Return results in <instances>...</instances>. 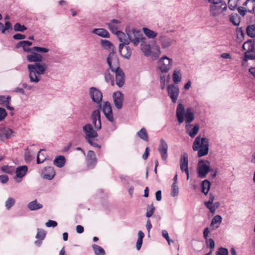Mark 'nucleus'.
Listing matches in <instances>:
<instances>
[{
  "mask_svg": "<svg viewBox=\"0 0 255 255\" xmlns=\"http://www.w3.org/2000/svg\"><path fill=\"white\" fill-rule=\"evenodd\" d=\"M31 52V54L26 56V60L35 63L27 65L28 78L31 83L36 84L41 80V76L47 71L48 65L42 62L43 56L40 54L34 51Z\"/></svg>",
  "mask_w": 255,
  "mask_h": 255,
  "instance_id": "f257e3e1",
  "label": "nucleus"
},
{
  "mask_svg": "<svg viewBox=\"0 0 255 255\" xmlns=\"http://www.w3.org/2000/svg\"><path fill=\"white\" fill-rule=\"evenodd\" d=\"M91 120L94 128L90 124H86L83 127L84 136L86 140L96 138L98 134L97 130L101 128V114L99 110H94L91 114Z\"/></svg>",
  "mask_w": 255,
  "mask_h": 255,
  "instance_id": "f03ea898",
  "label": "nucleus"
},
{
  "mask_svg": "<svg viewBox=\"0 0 255 255\" xmlns=\"http://www.w3.org/2000/svg\"><path fill=\"white\" fill-rule=\"evenodd\" d=\"M176 116L179 124H181L185 121L186 125L190 124L195 119L192 108H187L185 111V108L182 104L178 105Z\"/></svg>",
  "mask_w": 255,
  "mask_h": 255,
  "instance_id": "7ed1b4c3",
  "label": "nucleus"
},
{
  "mask_svg": "<svg viewBox=\"0 0 255 255\" xmlns=\"http://www.w3.org/2000/svg\"><path fill=\"white\" fill-rule=\"evenodd\" d=\"M209 147V139L207 137L197 136L193 143V150L198 151V156L200 157L208 154Z\"/></svg>",
  "mask_w": 255,
  "mask_h": 255,
  "instance_id": "20e7f679",
  "label": "nucleus"
},
{
  "mask_svg": "<svg viewBox=\"0 0 255 255\" xmlns=\"http://www.w3.org/2000/svg\"><path fill=\"white\" fill-rule=\"evenodd\" d=\"M211 4L210 5V15L214 17L222 14L227 9L226 2L223 0H208Z\"/></svg>",
  "mask_w": 255,
  "mask_h": 255,
  "instance_id": "39448f33",
  "label": "nucleus"
},
{
  "mask_svg": "<svg viewBox=\"0 0 255 255\" xmlns=\"http://www.w3.org/2000/svg\"><path fill=\"white\" fill-rule=\"evenodd\" d=\"M126 33L128 35L129 42H131L135 46H137L142 40H146L140 31L135 28H126Z\"/></svg>",
  "mask_w": 255,
  "mask_h": 255,
  "instance_id": "423d86ee",
  "label": "nucleus"
},
{
  "mask_svg": "<svg viewBox=\"0 0 255 255\" xmlns=\"http://www.w3.org/2000/svg\"><path fill=\"white\" fill-rule=\"evenodd\" d=\"M156 40L163 49L169 48L176 42L173 37L169 36L164 33H159Z\"/></svg>",
  "mask_w": 255,
  "mask_h": 255,
  "instance_id": "0eeeda50",
  "label": "nucleus"
},
{
  "mask_svg": "<svg viewBox=\"0 0 255 255\" xmlns=\"http://www.w3.org/2000/svg\"><path fill=\"white\" fill-rule=\"evenodd\" d=\"M173 60L167 56H163L157 61V68L162 73H167L172 68Z\"/></svg>",
  "mask_w": 255,
  "mask_h": 255,
  "instance_id": "6e6552de",
  "label": "nucleus"
},
{
  "mask_svg": "<svg viewBox=\"0 0 255 255\" xmlns=\"http://www.w3.org/2000/svg\"><path fill=\"white\" fill-rule=\"evenodd\" d=\"M210 164V163L208 160H200L199 161L197 167V173L198 177L204 178L206 177L207 174L212 171Z\"/></svg>",
  "mask_w": 255,
  "mask_h": 255,
  "instance_id": "1a4fd4ad",
  "label": "nucleus"
},
{
  "mask_svg": "<svg viewBox=\"0 0 255 255\" xmlns=\"http://www.w3.org/2000/svg\"><path fill=\"white\" fill-rule=\"evenodd\" d=\"M107 62L112 72L121 69L118 57L114 51L110 52L107 58Z\"/></svg>",
  "mask_w": 255,
  "mask_h": 255,
  "instance_id": "9d476101",
  "label": "nucleus"
},
{
  "mask_svg": "<svg viewBox=\"0 0 255 255\" xmlns=\"http://www.w3.org/2000/svg\"><path fill=\"white\" fill-rule=\"evenodd\" d=\"M89 96L92 101L101 107L103 99V94L101 91L95 87H92L89 90Z\"/></svg>",
  "mask_w": 255,
  "mask_h": 255,
  "instance_id": "9b49d317",
  "label": "nucleus"
},
{
  "mask_svg": "<svg viewBox=\"0 0 255 255\" xmlns=\"http://www.w3.org/2000/svg\"><path fill=\"white\" fill-rule=\"evenodd\" d=\"M102 109V112L106 119L110 122L113 123L115 122V119L113 114L112 106L109 102L106 101L104 102L103 105H101L99 107Z\"/></svg>",
  "mask_w": 255,
  "mask_h": 255,
  "instance_id": "f8f14e48",
  "label": "nucleus"
},
{
  "mask_svg": "<svg viewBox=\"0 0 255 255\" xmlns=\"http://www.w3.org/2000/svg\"><path fill=\"white\" fill-rule=\"evenodd\" d=\"M14 131L7 127H3L0 128V141L5 142L14 136Z\"/></svg>",
  "mask_w": 255,
  "mask_h": 255,
  "instance_id": "ddd939ff",
  "label": "nucleus"
},
{
  "mask_svg": "<svg viewBox=\"0 0 255 255\" xmlns=\"http://www.w3.org/2000/svg\"><path fill=\"white\" fill-rule=\"evenodd\" d=\"M167 90L168 96L171 99L172 102L176 103L179 94L178 87L174 84H170L168 86Z\"/></svg>",
  "mask_w": 255,
  "mask_h": 255,
  "instance_id": "4468645a",
  "label": "nucleus"
},
{
  "mask_svg": "<svg viewBox=\"0 0 255 255\" xmlns=\"http://www.w3.org/2000/svg\"><path fill=\"white\" fill-rule=\"evenodd\" d=\"M113 98L116 108L119 110L121 109L123 106L124 95L120 91H116L113 93Z\"/></svg>",
  "mask_w": 255,
  "mask_h": 255,
  "instance_id": "2eb2a0df",
  "label": "nucleus"
},
{
  "mask_svg": "<svg viewBox=\"0 0 255 255\" xmlns=\"http://www.w3.org/2000/svg\"><path fill=\"white\" fill-rule=\"evenodd\" d=\"M180 167L182 171H184L187 175V179H189L188 160V154L184 152L181 154L180 159Z\"/></svg>",
  "mask_w": 255,
  "mask_h": 255,
  "instance_id": "dca6fc26",
  "label": "nucleus"
},
{
  "mask_svg": "<svg viewBox=\"0 0 255 255\" xmlns=\"http://www.w3.org/2000/svg\"><path fill=\"white\" fill-rule=\"evenodd\" d=\"M158 150L161 154L162 159L166 160L168 157V145L163 138H161L160 140Z\"/></svg>",
  "mask_w": 255,
  "mask_h": 255,
  "instance_id": "f3484780",
  "label": "nucleus"
},
{
  "mask_svg": "<svg viewBox=\"0 0 255 255\" xmlns=\"http://www.w3.org/2000/svg\"><path fill=\"white\" fill-rule=\"evenodd\" d=\"M55 170L52 166L45 167L41 173V176L43 178L49 180H52L55 176Z\"/></svg>",
  "mask_w": 255,
  "mask_h": 255,
  "instance_id": "a211bd4d",
  "label": "nucleus"
},
{
  "mask_svg": "<svg viewBox=\"0 0 255 255\" xmlns=\"http://www.w3.org/2000/svg\"><path fill=\"white\" fill-rule=\"evenodd\" d=\"M112 72L115 74L116 85L119 87H122L125 83V74L123 70L120 69Z\"/></svg>",
  "mask_w": 255,
  "mask_h": 255,
  "instance_id": "6ab92c4d",
  "label": "nucleus"
},
{
  "mask_svg": "<svg viewBox=\"0 0 255 255\" xmlns=\"http://www.w3.org/2000/svg\"><path fill=\"white\" fill-rule=\"evenodd\" d=\"M210 233V229L208 227L204 229L203 234V237L205 240L206 245L207 248L213 250L215 248V242L212 239H209V234Z\"/></svg>",
  "mask_w": 255,
  "mask_h": 255,
  "instance_id": "aec40b11",
  "label": "nucleus"
},
{
  "mask_svg": "<svg viewBox=\"0 0 255 255\" xmlns=\"http://www.w3.org/2000/svg\"><path fill=\"white\" fill-rule=\"evenodd\" d=\"M187 133L191 137H194L198 132L200 127L198 124L193 126L191 124H187L185 126Z\"/></svg>",
  "mask_w": 255,
  "mask_h": 255,
  "instance_id": "412c9836",
  "label": "nucleus"
},
{
  "mask_svg": "<svg viewBox=\"0 0 255 255\" xmlns=\"http://www.w3.org/2000/svg\"><path fill=\"white\" fill-rule=\"evenodd\" d=\"M119 51L121 56L127 59L130 58L132 53L131 48L126 45H123V44H119Z\"/></svg>",
  "mask_w": 255,
  "mask_h": 255,
  "instance_id": "4be33fe9",
  "label": "nucleus"
},
{
  "mask_svg": "<svg viewBox=\"0 0 255 255\" xmlns=\"http://www.w3.org/2000/svg\"><path fill=\"white\" fill-rule=\"evenodd\" d=\"M97 160L94 152L89 150L87 156V164L89 168H93L96 165Z\"/></svg>",
  "mask_w": 255,
  "mask_h": 255,
  "instance_id": "5701e85b",
  "label": "nucleus"
},
{
  "mask_svg": "<svg viewBox=\"0 0 255 255\" xmlns=\"http://www.w3.org/2000/svg\"><path fill=\"white\" fill-rule=\"evenodd\" d=\"M106 24L108 25V27L110 31L113 33L119 31V29L121 26V21L119 20L115 19H112L111 22L106 23Z\"/></svg>",
  "mask_w": 255,
  "mask_h": 255,
  "instance_id": "b1692460",
  "label": "nucleus"
},
{
  "mask_svg": "<svg viewBox=\"0 0 255 255\" xmlns=\"http://www.w3.org/2000/svg\"><path fill=\"white\" fill-rule=\"evenodd\" d=\"M32 43L29 41L23 40L19 41L17 43L15 47L18 48L19 47H22L24 51L25 52H29L33 51V47L30 48L29 46L32 45Z\"/></svg>",
  "mask_w": 255,
  "mask_h": 255,
  "instance_id": "393cba45",
  "label": "nucleus"
},
{
  "mask_svg": "<svg viewBox=\"0 0 255 255\" xmlns=\"http://www.w3.org/2000/svg\"><path fill=\"white\" fill-rule=\"evenodd\" d=\"M11 101V97L10 96H0V105L5 107L8 110L12 111L14 108L9 106Z\"/></svg>",
  "mask_w": 255,
  "mask_h": 255,
  "instance_id": "a878e982",
  "label": "nucleus"
},
{
  "mask_svg": "<svg viewBox=\"0 0 255 255\" xmlns=\"http://www.w3.org/2000/svg\"><path fill=\"white\" fill-rule=\"evenodd\" d=\"M45 236L46 232L44 230L40 229H37V233L35 236L37 240L35 241V245L37 247L41 246L42 241L44 239Z\"/></svg>",
  "mask_w": 255,
  "mask_h": 255,
  "instance_id": "bb28decb",
  "label": "nucleus"
},
{
  "mask_svg": "<svg viewBox=\"0 0 255 255\" xmlns=\"http://www.w3.org/2000/svg\"><path fill=\"white\" fill-rule=\"evenodd\" d=\"M255 41L251 39L246 41L242 46L243 50H245V52H253L255 50Z\"/></svg>",
  "mask_w": 255,
  "mask_h": 255,
  "instance_id": "cd10ccee",
  "label": "nucleus"
},
{
  "mask_svg": "<svg viewBox=\"0 0 255 255\" xmlns=\"http://www.w3.org/2000/svg\"><path fill=\"white\" fill-rule=\"evenodd\" d=\"M146 40H142L140 42V50L145 56H149L151 53V49L149 44L145 42Z\"/></svg>",
  "mask_w": 255,
  "mask_h": 255,
  "instance_id": "c85d7f7f",
  "label": "nucleus"
},
{
  "mask_svg": "<svg viewBox=\"0 0 255 255\" xmlns=\"http://www.w3.org/2000/svg\"><path fill=\"white\" fill-rule=\"evenodd\" d=\"M115 34L117 35L120 41L121 42L120 44L128 45L129 43L128 35L127 34L126 35L124 32L121 31H119Z\"/></svg>",
  "mask_w": 255,
  "mask_h": 255,
  "instance_id": "c756f323",
  "label": "nucleus"
},
{
  "mask_svg": "<svg viewBox=\"0 0 255 255\" xmlns=\"http://www.w3.org/2000/svg\"><path fill=\"white\" fill-rule=\"evenodd\" d=\"M27 170L28 168L26 165L18 166L15 170L16 177L19 178H22L26 175Z\"/></svg>",
  "mask_w": 255,
  "mask_h": 255,
  "instance_id": "7c9ffc66",
  "label": "nucleus"
},
{
  "mask_svg": "<svg viewBox=\"0 0 255 255\" xmlns=\"http://www.w3.org/2000/svg\"><path fill=\"white\" fill-rule=\"evenodd\" d=\"M222 218L220 215H216L212 219L211 227L213 230L218 228L222 223Z\"/></svg>",
  "mask_w": 255,
  "mask_h": 255,
  "instance_id": "2f4dec72",
  "label": "nucleus"
},
{
  "mask_svg": "<svg viewBox=\"0 0 255 255\" xmlns=\"http://www.w3.org/2000/svg\"><path fill=\"white\" fill-rule=\"evenodd\" d=\"M243 6L246 8L248 12H254L255 9V0H246L243 3Z\"/></svg>",
  "mask_w": 255,
  "mask_h": 255,
  "instance_id": "473e14b6",
  "label": "nucleus"
},
{
  "mask_svg": "<svg viewBox=\"0 0 255 255\" xmlns=\"http://www.w3.org/2000/svg\"><path fill=\"white\" fill-rule=\"evenodd\" d=\"M92 33L100 37L105 38L110 37L108 31L104 28H95L93 30Z\"/></svg>",
  "mask_w": 255,
  "mask_h": 255,
  "instance_id": "72a5a7b5",
  "label": "nucleus"
},
{
  "mask_svg": "<svg viewBox=\"0 0 255 255\" xmlns=\"http://www.w3.org/2000/svg\"><path fill=\"white\" fill-rule=\"evenodd\" d=\"M65 162V158L62 155L56 156L53 160V164L59 168L63 167Z\"/></svg>",
  "mask_w": 255,
  "mask_h": 255,
  "instance_id": "f704fd0d",
  "label": "nucleus"
},
{
  "mask_svg": "<svg viewBox=\"0 0 255 255\" xmlns=\"http://www.w3.org/2000/svg\"><path fill=\"white\" fill-rule=\"evenodd\" d=\"M181 70L176 69L173 71L172 75V80L175 84H178L181 81Z\"/></svg>",
  "mask_w": 255,
  "mask_h": 255,
  "instance_id": "c9c22d12",
  "label": "nucleus"
},
{
  "mask_svg": "<svg viewBox=\"0 0 255 255\" xmlns=\"http://www.w3.org/2000/svg\"><path fill=\"white\" fill-rule=\"evenodd\" d=\"M27 207L30 211H34L41 209L43 205L38 203L37 200H35L29 202L27 205Z\"/></svg>",
  "mask_w": 255,
  "mask_h": 255,
  "instance_id": "e433bc0d",
  "label": "nucleus"
},
{
  "mask_svg": "<svg viewBox=\"0 0 255 255\" xmlns=\"http://www.w3.org/2000/svg\"><path fill=\"white\" fill-rule=\"evenodd\" d=\"M160 81L161 83V89H164L166 83H168L170 77L169 75H166L164 73H161L159 75Z\"/></svg>",
  "mask_w": 255,
  "mask_h": 255,
  "instance_id": "4c0bfd02",
  "label": "nucleus"
},
{
  "mask_svg": "<svg viewBox=\"0 0 255 255\" xmlns=\"http://www.w3.org/2000/svg\"><path fill=\"white\" fill-rule=\"evenodd\" d=\"M211 183L208 180H205L201 183V191L205 195H207L210 189Z\"/></svg>",
  "mask_w": 255,
  "mask_h": 255,
  "instance_id": "58836bf2",
  "label": "nucleus"
},
{
  "mask_svg": "<svg viewBox=\"0 0 255 255\" xmlns=\"http://www.w3.org/2000/svg\"><path fill=\"white\" fill-rule=\"evenodd\" d=\"M105 80L107 82L110 83L111 85H115L114 75L110 72L109 69L106 70L105 72Z\"/></svg>",
  "mask_w": 255,
  "mask_h": 255,
  "instance_id": "ea45409f",
  "label": "nucleus"
},
{
  "mask_svg": "<svg viewBox=\"0 0 255 255\" xmlns=\"http://www.w3.org/2000/svg\"><path fill=\"white\" fill-rule=\"evenodd\" d=\"M137 135L143 140L145 141H148V133L144 128H141V129L137 132Z\"/></svg>",
  "mask_w": 255,
  "mask_h": 255,
  "instance_id": "a19ab883",
  "label": "nucleus"
},
{
  "mask_svg": "<svg viewBox=\"0 0 255 255\" xmlns=\"http://www.w3.org/2000/svg\"><path fill=\"white\" fill-rule=\"evenodd\" d=\"M142 30L144 34L149 38H154L158 34L156 32L146 27H143Z\"/></svg>",
  "mask_w": 255,
  "mask_h": 255,
  "instance_id": "79ce46f5",
  "label": "nucleus"
},
{
  "mask_svg": "<svg viewBox=\"0 0 255 255\" xmlns=\"http://www.w3.org/2000/svg\"><path fill=\"white\" fill-rule=\"evenodd\" d=\"M102 46L107 49L114 51V49L115 48L114 45L108 40H101V41Z\"/></svg>",
  "mask_w": 255,
  "mask_h": 255,
  "instance_id": "37998d69",
  "label": "nucleus"
},
{
  "mask_svg": "<svg viewBox=\"0 0 255 255\" xmlns=\"http://www.w3.org/2000/svg\"><path fill=\"white\" fill-rule=\"evenodd\" d=\"M144 237V233L141 231H139L138 233V239L136 244V248L137 250H139L141 248L142 244V239Z\"/></svg>",
  "mask_w": 255,
  "mask_h": 255,
  "instance_id": "c03bdc74",
  "label": "nucleus"
},
{
  "mask_svg": "<svg viewBox=\"0 0 255 255\" xmlns=\"http://www.w3.org/2000/svg\"><path fill=\"white\" fill-rule=\"evenodd\" d=\"M92 248L94 251V253L96 255H105V252L104 250L101 247L94 244L92 246Z\"/></svg>",
  "mask_w": 255,
  "mask_h": 255,
  "instance_id": "a18cd8bd",
  "label": "nucleus"
},
{
  "mask_svg": "<svg viewBox=\"0 0 255 255\" xmlns=\"http://www.w3.org/2000/svg\"><path fill=\"white\" fill-rule=\"evenodd\" d=\"M34 153L27 149L25 151V160L26 163H29L33 159Z\"/></svg>",
  "mask_w": 255,
  "mask_h": 255,
  "instance_id": "49530a36",
  "label": "nucleus"
},
{
  "mask_svg": "<svg viewBox=\"0 0 255 255\" xmlns=\"http://www.w3.org/2000/svg\"><path fill=\"white\" fill-rule=\"evenodd\" d=\"M247 34L251 37H255V24H252L249 25L247 27Z\"/></svg>",
  "mask_w": 255,
  "mask_h": 255,
  "instance_id": "de8ad7c7",
  "label": "nucleus"
},
{
  "mask_svg": "<svg viewBox=\"0 0 255 255\" xmlns=\"http://www.w3.org/2000/svg\"><path fill=\"white\" fill-rule=\"evenodd\" d=\"M230 20L235 25H238L240 23V18L236 13L230 15Z\"/></svg>",
  "mask_w": 255,
  "mask_h": 255,
  "instance_id": "09e8293b",
  "label": "nucleus"
},
{
  "mask_svg": "<svg viewBox=\"0 0 255 255\" xmlns=\"http://www.w3.org/2000/svg\"><path fill=\"white\" fill-rule=\"evenodd\" d=\"M15 201L12 197H9L5 202V206L7 210L10 209L15 204Z\"/></svg>",
  "mask_w": 255,
  "mask_h": 255,
  "instance_id": "8fccbe9b",
  "label": "nucleus"
},
{
  "mask_svg": "<svg viewBox=\"0 0 255 255\" xmlns=\"http://www.w3.org/2000/svg\"><path fill=\"white\" fill-rule=\"evenodd\" d=\"M179 194V188L177 184H172L171 186V191L170 192V195L172 197H176L178 196Z\"/></svg>",
  "mask_w": 255,
  "mask_h": 255,
  "instance_id": "3c124183",
  "label": "nucleus"
},
{
  "mask_svg": "<svg viewBox=\"0 0 255 255\" xmlns=\"http://www.w3.org/2000/svg\"><path fill=\"white\" fill-rule=\"evenodd\" d=\"M239 0H228L229 8L232 10L237 8Z\"/></svg>",
  "mask_w": 255,
  "mask_h": 255,
  "instance_id": "603ef678",
  "label": "nucleus"
},
{
  "mask_svg": "<svg viewBox=\"0 0 255 255\" xmlns=\"http://www.w3.org/2000/svg\"><path fill=\"white\" fill-rule=\"evenodd\" d=\"M1 28L2 33L6 34L7 30H11L12 29V26L9 21H6L5 22L4 26L3 25V27H1Z\"/></svg>",
  "mask_w": 255,
  "mask_h": 255,
  "instance_id": "864d4df0",
  "label": "nucleus"
},
{
  "mask_svg": "<svg viewBox=\"0 0 255 255\" xmlns=\"http://www.w3.org/2000/svg\"><path fill=\"white\" fill-rule=\"evenodd\" d=\"M27 29L26 27L19 23H16L14 25V30L15 31L23 32Z\"/></svg>",
  "mask_w": 255,
  "mask_h": 255,
  "instance_id": "5fc2aeb1",
  "label": "nucleus"
},
{
  "mask_svg": "<svg viewBox=\"0 0 255 255\" xmlns=\"http://www.w3.org/2000/svg\"><path fill=\"white\" fill-rule=\"evenodd\" d=\"M155 211V207L153 206V204H151L150 206L147 208V211L146 212V216L147 217H150L153 214Z\"/></svg>",
  "mask_w": 255,
  "mask_h": 255,
  "instance_id": "6e6d98bb",
  "label": "nucleus"
},
{
  "mask_svg": "<svg viewBox=\"0 0 255 255\" xmlns=\"http://www.w3.org/2000/svg\"><path fill=\"white\" fill-rule=\"evenodd\" d=\"M34 51L39 53H47L49 51V49L46 47H41L38 46H34L33 47Z\"/></svg>",
  "mask_w": 255,
  "mask_h": 255,
  "instance_id": "4d7b16f0",
  "label": "nucleus"
},
{
  "mask_svg": "<svg viewBox=\"0 0 255 255\" xmlns=\"http://www.w3.org/2000/svg\"><path fill=\"white\" fill-rule=\"evenodd\" d=\"M228 249L222 247L220 248L216 253L217 255H228Z\"/></svg>",
  "mask_w": 255,
  "mask_h": 255,
  "instance_id": "13d9d810",
  "label": "nucleus"
},
{
  "mask_svg": "<svg viewBox=\"0 0 255 255\" xmlns=\"http://www.w3.org/2000/svg\"><path fill=\"white\" fill-rule=\"evenodd\" d=\"M86 140L91 145L93 146V147L101 148V146L95 141V138H91Z\"/></svg>",
  "mask_w": 255,
  "mask_h": 255,
  "instance_id": "bf43d9fd",
  "label": "nucleus"
},
{
  "mask_svg": "<svg viewBox=\"0 0 255 255\" xmlns=\"http://www.w3.org/2000/svg\"><path fill=\"white\" fill-rule=\"evenodd\" d=\"M7 116L6 110L2 108H0V121H2Z\"/></svg>",
  "mask_w": 255,
  "mask_h": 255,
  "instance_id": "052dcab7",
  "label": "nucleus"
},
{
  "mask_svg": "<svg viewBox=\"0 0 255 255\" xmlns=\"http://www.w3.org/2000/svg\"><path fill=\"white\" fill-rule=\"evenodd\" d=\"M237 8L240 14L243 16H245L246 12H248L247 9L245 7H244V6H239Z\"/></svg>",
  "mask_w": 255,
  "mask_h": 255,
  "instance_id": "680f3d73",
  "label": "nucleus"
},
{
  "mask_svg": "<svg viewBox=\"0 0 255 255\" xmlns=\"http://www.w3.org/2000/svg\"><path fill=\"white\" fill-rule=\"evenodd\" d=\"M207 208H208L210 211L212 213L214 214L216 212V209L214 206L213 203L210 204H205Z\"/></svg>",
  "mask_w": 255,
  "mask_h": 255,
  "instance_id": "e2e57ef3",
  "label": "nucleus"
},
{
  "mask_svg": "<svg viewBox=\"0 0 255 255\" xmlns=\"http://www.w3.org/2000/svg\"><path fill=\"white\" fill-rule=\"evenodd\" d=\"M249 52H245L244 61L248 60H255V56L252 54H248Z\"/></svg>",
  "mask_w": 255,
  "mask_h": 255,
  "instance_id": "0e129e2a",
  "label": "nucleus"
},
{
  "mask_svg": "<svg viewBox=\"0 0 255 255\" xmlns=\"http://www.w3.org/2000/svg\"><path fill=\"white\" fill-rule=\"evenodd\" d=\"M209 199L208 201L204 202V204H210L212 203H213L214 201L215 200V196L214 194L212 193H209Z\"/></svg>",
  "mask_w": 255,
  "mask_h": 255,
  "instance_id": "69168bd1",
  "label": "nucleus"
},
{
  "mask_svg": "<svg viewBox=\"0 0 255 255\" xmlns=\"http://www.w3.org/2000/svg\"><path fill=\"white\" fill-rule=\"evenodd\" d=\"M45 225L47 227H55L57 225V223L56 221L53 220H49L45 224Z\"/></svg>",
  "mask_w": 255,
  "mask_h": 255,
  "instance_id": "338daca9",
  "label": "nucleus"
},
{
  "mask_svg": "<svg viewBox=\"0 0 255 255\" xmlns=\"http://www.w3.org/2000/svg\"><path fill=\"white\" fill-rule=\"evenodd\" d=\"M13 38L15 40L24 39L26 38V35L20 33H16L13 36Z\"/></svg>",
  "mask_w": 255,
  "mask_h": 255,
  "instance_id": "774afa93",
  "label": "nucleus"
}]
</instances>
